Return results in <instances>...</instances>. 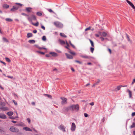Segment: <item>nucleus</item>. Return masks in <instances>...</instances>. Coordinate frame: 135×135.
<instances>
[{
  "mask_svg": "<svg viewBox=\"0 0 135 135\" xmlns=\"http://www.w3.org/2000/svg\"><path fill=\"white\" fill-rule=\"evenodd\" d=\"M6 21L11 22L12 21V20L9 18H6L5 19Z\"/></svg>",
  "mask_w": 135,
  "mask_h": 135,
  "instance_id": "4be33fe9",
  "label": "nucleus"
},
{
  "mask_svg": "<svg viewBox=\"0 0 135 135\" xmlns=\"http://www.w3.org/2000/svg\"><path fill=\"white\" fill-rule=\"evenodd\" d=\"M79 105L78 104L76 105H73L68 107L66 108V110L67 111L69 110H75L78 111L79 110Z\"/></svg>",
  "mask_w": 135,
  "mask_h": 135,
  "instance_id": "f257e3e1",
  "label": "nucleus"
},
{
  "mask_svg": "<svg viewBox=\"0 0 135 135\" xmlns=\"http://www.w3.org/2000/svg\"><path fill=\"white\" fill-rule=\"evenodd\" d=\"M66 44L67 45V46H66L65 47L67 49H69V48L68 47L69 46V44H68V42L66 41Z\"/></svg>",
  "mask_w": 135,
  "mask_h": 135,
  "instance_id": "473e14b6",
  "label": "nucleus"
},
{
  "mask_svg": "<svg viewBox=\"0 0 135 135\" xmlns=\"http://www.w3.org/2000/svg\"><path fill=\"white\" fill-rule=\"evenodd\" d=\"M60 98L62 100L61 103L62 105H64L66 104L67 99L66 98L61 97Z\"/></svg>",
  "mask_w": 135,
  "mask_h": 135,
  "instance_id": "39448f33",
  "label": "nucleus"
},
{
  "mask_svg": "<svg viewBox=\"0 0 135 135\" xmlns=\"http://www.w3.org/2000/svg\"><path fill=\"white\" fill-rule=\"evenodd\" d=\"M7 77L8 78H9L12 79L13 78V76H7Z\"/></svg>",
  "mask_w": 135,
  "mask_h": 135,
  "instance_id": "a18cd8bd",
  "label": "nucleus"
},
{
  "mask_svg": "<svg viewBox=\"0 0 135 135\" xmlns=\"http://www.w3.org/2000/svg\"><path fill=\"white\" fill-rule=\"evenodd\" d=\"M135 127V123H133L132 125L131 126V128H133Z\"/></svg>",
  "mask_w": 135,
  "mask_h": 135,
  "instance_id": "2f4dec72",
  "label": "nucleus"
},
{
  "mask_svg": "<svg viewBox=\"0 0 135 135\" xmlns=\"http://www.w3.org/2000/svg\"><path fill=\"white\" fill-rule=\"evenodd\" d=\"M46 56L47 57H49L50 56L49 54H47L46 55Z\"/></svg>",
  "mask_w": 135,
  "mask_h": 135,
  "instance_id": "338daca9",
  "label": "nucleus"
},
{
  "mask_svg": "<svg viewBox=\"0 0 135 135\" xmlns=\"http://www.w3.org/2000/svg\"><path fill=\"white\" fill-rule=\"evenodd\" d=\"M102 36H103V37H106V36H107V34L105 32H103L102 33Z\"/></svg>",
  "mask_w": 135,
  "mask_h": 135,
  "instance_id": "b1692460",
  "label": "nucleus"
},
{
  "mask_svg": "<svg viewBox=\"0 0 135 135\" xmlns=\"http://www.w3.org/2000/svg\"><path fill=\"white\" fill-rule=\"evenodd\" d=\"M32 23L33 25L35 26H38V24H39V23H38V22H37L36 23Z\"/></svg>",
  "mask_w": 135,
  "mask_h": 135,
  "instance_id": "cd10ccee",
  "label": "nucleus"
},
{
  "mask_svg": "<svg viewBox=\"0 0 135 135\" xmlns=\"http://www.w3.org/2000/svg\"><path fill=\"white\" fill-rule=\"evenodd\" d=\"M69 52L71 54H72V55H75V52H71L70 51H69Z\"/></svg>",
  "mask_w": 135,
  "mask_h": 135,
  "instance_id": "ea45409f",
  "label": "nucleus"
},
{
  "mask_svg": "<svg viewBox=\"0 0 135 135\" xmlns=\"http://www.w3.org/2000/svg\"><path fill=\"white\" fill-rule=\"evenodd\" d=\"M23 129L24 130H25L26 131H31L32 130L30 128L27 127H23Z\"/></svg>",
  "mask_w": 135,
  "mask_h": 135,
  "instance_id": "2eb2a0df",
  "label": "nucleus"
},
{
  "mask_svg": "<svg viewBox=\"0 0 135 135\" xmlns=\"http://www.w3.org/2000/svg\"><path fill=\"white\" fill-rule=\"evenodd\" d=\"M75 61L76 62H78V63H79L80 64H81V62H80V61H78L76 60Z\"/></svg>",
  "mask_w": 135,
  "mask_h": 135,
  "instance_id": "5fc2aeb1",
  "label": "nucleus"
},
{
  "mask_svg": "<svg viewBox=\"0 0 135 135\" xmlns=\"http://www.w3.org/2000/svg\"><path fill=\"white\" fill-rule=\"evenodd\" d=\"M57 69L56 68H55L53 70V71H57Z\"/></svg>",
  "mask_w": 135,
  "mask_h": 135,
  "instance_id": "0e129e2a",
  "label": "nucleus"
},
{
  "mask_svg": "<svg viewBox=\"0 0 135 135\" xmlns=\"http://www.w3.org/2000/svg\"><path fill=\"white\" fill-rule=\"evenodd\" d=\"M60 35L61 36L64 37H66L67 36L64 33H60Z\"/></svg>",
  "mask_w": 135,
  "mask_h": 135,
  "instance_id": "412c9836",
  "label": "nucleus"
},
{
  "mask_svg": "<svg viewBox=\"0 0 135 135\" xmlns=\"http://www.w3.org/2000/svg\"><path fill=\"white\" fill-rule=\"evenodd\" d=\"M127 91L129 93V98H131L132 97V92L130 90L128 89L127 90Z\"/></svg>",
  "mask_w": 135,
  "mask_h": 135,
  "instance_id": "f3484780",
  "label": "nucleus"
},
{
  "mask_svg": "<svg viewBox=\"0 0 135 135\" xmlns=\"http://www.w3.org/2000/svg\"><path fill=\"white\" fill-rule=\"evenodd\" d=\"M21 14H22V15H23L25 16H28L26 14V13H22Z\"/></svg>",
  "mask_w": 135,
  "mask_h": 135,
  "instance_id": "49530a36",
  "label": "nucleus"
},
{
  "mask_svg": "<svg viewBox=\"0 0 135 135\" xmlns=\"http://www.w3.org/2000/svg\"><path fill=\"white\" fill-rule=\"evenodd\" d=\"M0 109L3 111L8 110V108L6 107H1Z\"/></svg>",
  "mask_w": 135,
  "mask_h": 135,
  "instance_id": "ddd939ff",
  "label": "nucleus"
},
{
  "mask_svg": "<svg viewBox=\"0 0 135 135\" xmlns=\"http://www.w3.org/2000/svg\"><path fill=\"white\" fill-rule=\"evenodd\" d=\"M71 70L73 71H75V70L73 68H71Z\"/></svg>",
  "mask_w": 135,
  "mask_h": 135,
  "instance_id": "680f3d73",
  "label": "nucleus"
},
{
  "mask_svg": "<svg viewBox=\"0 0 135 135\" xmlns=\"http://www.w3.org/2000/svg\"><path fill=\"white\" fill-rule=\"evenodd\" d=\"M94 50V49L93 47H91L90 48V50L91 52L93 53V52Z\"/></svg>",
  "mask_w": 135,
  "mask_h": 135,
  "instance_id": "72a5a7b5",
  "label": "nucleus"
},
{
  "mask_svg": "<svg viewBox=\"0 0 135 135\" xmlns=\"http://www.w3.org/2000/svg\"><path fill=\"white\" fill-rule=\"evenodd\" d=\"M0 88L2 90H3L4 89L3 88L1 85H0Z\"/></svg>",
  "mask_w": 135,
  "mask_h": 135,
  "instance_id": "e2e57ef3",
  "label": "nucleus"
},
{
  "mask_svg": "<svg viewBox=\"0 0 135 135\" xmlns=\"http://www.w3.org/2000/svg\"><path fill=\"white\" fill-rule=\"evenodd\" d=\"M95 35L96 37H98L99 36V35L98 34H95Z\"/></svg>",
  "mask_w": 135,
  "mask_h": 135,
  "instance_id": "bf43d9fd",
  "label": "nucleus"
},
{
  "mask_svg": "<svg viewBox=\"0 0 135 135\" xmlns=\"http://www.w3.org/2000/svg\"><path fill=\"white\" fill-rule=\"evenodd\" d=\"M76 128L75 125L74 123H72L71 127V129L72 131H74L75 130Z\"/></svg>",
  "mask_w": 135,
  "mask_h": 135,
  "instance_id": "1a4fd4ad",
  "label": "nucleus"
},
{
  "mask_svg": "<svg viewBox=\"0 0 135 135\" xmlns=\"http://www.w3.org/2000/svg\"><path fill=\"white\" fill-rule=\"evenodd\" d=\"M38 52L44 55V54H45V53L44 52L40 51H38Z\"/></svg>",
  "mask_w": 135,
  "mask_h": 135,
  "instance_id": "3c124183",
  "label": "nucleus"
},
{
  "mask_svg": "<svg viewBox=\"0 0 135 135\" xmlns=\"http://www.w3.org/2000/svg\"><path fill=\"white\" fill-rule=\"evenodd\" d=\"M49 54L51 55L52 56L54 57H57L58 56L57 53L54 52H50L49 53Z\"/></svg>",
  "mask_w": 135,
  "mask_h": 135,
  "instance_id": "6e6552de",
  "label": "nucleus"
},
{
  "mask_svg": "<svg viewBox=\"0 0 135 135\" xmlns=\"http://www.w3.org/2000/svg\"><path fill=\"white\" fill-rule=\"evenodd\" d=\"M32 104L33 105H35V103L34 102H32Z\"/></svg>",
  "mask_w": 135,
  "mask_h": 135,
  "instance_id": "774afa93",
  "label": "nucleus"
},
{
  "mask_svg": "<svg viewBox=\"0 0 135 135\" xmlns=\"http://www.w3.org/2000/svg\"><path fill=\"white\" fill-rule=\"evenodd\" d=\"M126 2L128 3L134 9H135V7L133 4L131 2L128 1V0H126Z\"/></svg>",
  "mask_w": 135,
  "mask_h": 135,
  "instance_id": "0eeeda50",
  "label": "nucleus"
},
{
  "mask_svg": "<svg viewBox=\"0 0 135 135\" xmlns=\"http://www.w3.org/2000/svg\"><path fill=\"white\" fill-rule=\"evenodd\" d=\"M13 113L12 112H9L7 113V114L9 116H12L13 114Z\"/></svg>",
  "mask_w": 135,
  "mask_h": 135,
  "instance_id": "6ab92c4d",
  "label": "nucleus"
},
{
  "mask_svg": "<svg viewBox=\"0 0 135 135\" xmlns=\"http://www.w3.org/2000/svg\"><path fill=\"white\" fill-rule=\"evenodd\" d=\"M28 42L30 43H34L35 41L34 40H30L28 41Z\"/></svg>",
  "mask_w": 135,
  "mask_h": 135,
  "instance_id": "393cba45",
  "label": "nucleus"
},
{
  "mask_svg": "<svg viewBox=\"0 0 135 135\" xmlns=\"http://www.w3.org/2000/svg\"><path fill=\"white\" fill-rule=\"evenodd\" d=\"M90 85V84L89 83H88L87 84H86V85H85V86H88L89 85Z\"/></svg>",
  "mask_w": 135,
  "mask_h": 135,
  "instance_id": "052dcab7",
  "label": "nucleus"
},
{
  "mask_svg": "<svg viewBox=\"0 0 135 135\" xmlns=\"http://www.w3.org/2000/svg\"><path fill=\"white\" fill-rule=\"evenodd\" d=\"M28 20L30 22H32V20H36V16L34 15H32L31 17H28Z\"/></svg>",
  "mask_w": 135,
  "mask_h": 135,
  "instance_id": "20e7f679",
  "label": "nucleus"
},
{
  "mask_svg": "<svg viewBox=\"0 0 135 135\" xmlns=\"http://www.w3.org/2000/svg\"><path fill=\"white\" fill-rule=\"evenodd\" d=\"M89 40L90 42V43L91 44V46L92 47H94V44L93 42L90 39H89Z\"/></svg>",
  "mask_w": 135,
  "mask_h": 135,
  "instance_id": "5701e85b",
  "label": "nucleus"
},
{
  "mask_svg": "<svg viewBox=\"0 0 135 135\" xmlns=\"http://www.w3.org/2000/svg\"><path fill=\"white\" fill-rule=\"evenodd\" d=\"M37 31L36 30H35L33 31V32L34 33H37Z\"/></svg>",
  "mask_w": 135,
  "mask_h": 135,
  "instance_id": "13d9d810",
  "label": "nucleus"
},
{
  "mask_svg": "<svg viewBox=\"0 0 135 135\" xmlns=\"http://www.w3.org/2000/svg\"><path fill=\"white\" fill-rule=\"evenodd\" d=\"M46 95L49 98H52V96L50 95L46 94Z\"/></svg>",
  "mask_w": 135,
  "mask_h": 135,
  "instance_id": "a19ab883",
  "label": "nucleus"
},
{
  "mask_svg": "<svg viewBox=\"0 0 135 135\" xmlns=\"http://www.w3.org/2000/svg\"><path fill=\"white\" fill-rule=\"evenodd\" d=\"M100 82V80H98L97 82L95 83L93 85V86H95L97 85Z\"/></svg>",
  "mask_w": 135,
  "mask_h": 135,
  "instance_id": "c756f323",
  "label": "nucleus"
},
{
  "mask_svg": "<svg viewBox=\"0 0 135 135\" xmlns=\"http://www.w3.org/2000/svg\"><path fill=\"white\" fill-rule=\"evenodd\" d=\"M32 34L31 33H27V38H29L32 36Z\"/></svg>",
  "mask_w": 135,
  "mask_h": 135,
  "instance_id": "aec40b11",
  "label": "nucleus"
},
{
  "mask_svg": "<svg viewBox=\"0 0 135 135\" xmlns=\"http://www.w3.org/2000/svg\"><path fill=\"white\" fill-rule=\"evenodd\" d=\"M41 28L42 29H43L44 30H45V27L44 26H42L41 27Z\"/></svg>",
  "mask_w": 135,
  "mask_h": 135,
  "instance_id": "864d4df0",
  "label": "nucleus"
},
{
  "mask_svg": "<svg viewBox=\"0 0 135 135\" xmlns=\"http://www.w3.org/2000/svg\"><path fill=\"white\" fill-rule=\"evenodd\" d=\"M2 7L3 8H7L9 7V6L6 4H4L3 5Z\"/></svg>",
  "mask_w": 135,
  "mask_h": 135,
  "instance_id": "dca6fc26",
  "label": "nucleus"
},
{
  "mask_svg": "<svg viewBox=\"0 0 135 135\" xmlns=\"http://www.w3.org/2000/svg\"><path fill=\"white\" fill-rule=\"evenodd\" d=\"M135 115V112L132 113V116L133 117Z\"/></svg>",
  "mask_w": 135,
  "mask_h": 135,
  "instance_id": "603ef678",
  "label": "nucleus"
},
{
  "mask_svg": "<svg viewBox=\"0 0 135 135\" xmlns=\"http://www.w3.org/2000/svg\"><path fill=\"white\" fill-rule=\"evenodd\" d=\"M100 38L101 39V40L102 41H104V38L102 37H100Z\"/></svg>",
  "mask_w": 135,
  "mask_h": 135,
  "instance_id": "c03bdc74",
  "label": "nucleus"
},
{
  "mask_svg": "<svg viewBox=\"0 0 135 135\" xmlns=\"http://www.w3.org/2000/svg\"><path fill=\"white\" fill-rule=\"evenodd\" d=\"M84 115L85 117H88V115L87 114H86V113H85L84 114Z\"/></svg>",
  "mask_w": 135,
  "mask_h": 135,
  "instance_id": "37998d69",
  "label": "nucleus"
},
{
  "mask_svg": "<svg viewBox=\"0 0 135 135\" xmlns=\"http://www.w3.org/2000/svg\"><path fill=\"white\" fill-rule=\"evenodd\" d=\"M19 8V6H13V8L11 9V11L13 12L17 10Z\"/></svg>",
  "mask_w": 135,
  "mask_h": 135,
  "instance_id": "423d86ee",
  "label": "nucleus"
},
{
  "mask_svg": "<svg viewBox=\"0 0 135 135\" xmlns=\"http://www.w3.org/2000/svg\"><path fill=\"white\" fill-rule=\"evenodd\" d=\"M122 87V86L120 85L118 86L117 87V89L118 90H119Z\"/></svg>",
  "mask_w": 135,
  "mask_h": 135,
  "instance_id": "c85d7f7f",
  "label": "nucleus"
},
{
  "mask_svg": "<svg viewBox=\"0 0 135 135\" xmlns=\"http://www.w3.org/2000/svg\"><path fill=\"white\" fill-rule=\"evenodd\" d=\"M13 102L16 105H17V102L14 100H12Z\"/></svg>",
  "mask_w": 135,
  "mask_h": 135,
  "instance_id": "79ce46f5",
  "label": "nucleus"
},
{
  "mask_svg": "<svg viewBox=\"0 0 135 135\" xmlns=\"http://www.w3.org/2000/svg\"><path fill=\"white\" fill-rule=\"evenodd\" d=\"M126 35L128 39V41L130 42H131V41L130 40V38H129V37L128 35L127 34H126Z\"/></svg>",
  "mask_w": 135,
  "mask_h": 135,
  "instance_id": "f704fd0d",
  "label": "nucleus"
},
{
  "mask_svg": "<svg viewBox=\"0 0 135 135\" xmlns=\"http://www.w3.org/2000/svg\"><path fill=\"white\" fill-rule=\"evenodd\" d=\"M27 120L28 122L29 123H30V119L29 118H27Z\"/></svg>",
  "mask_w": 135,
  "mask_h": 135,
  "instance_id": "de8ad7c7",
  "label": "nucleus"
},
{
  "mask_svg": "<svg viewBox=\"0 0 135 135\" xmlns=\"http://www.w3.org/2000/svg\"><path fill=\"white\" fill-rule=\"evenodd\" d=\"M15 4H17V5L18 6H20V7H22V4L20 3H15Z\"/></svg>",
  "mask_w": 135,
  "mask_h": 135,
  "instance_id": "e433bc0d",
  "label": "nucleus"
},
{
  "mask_svg": "<svg viewBox=\"0 0 135 135\" xmlns=\"http://www.w3.org/2000/svg\"><path fill=\"white\" fill-rule=\"evenodd\" d=\"M90 28H91V27H89L86 28L85 30V31H86L88 30H90Z\"/></svg>",
  "mask_w": 135,
  "mask_h": 135,
  "instance_id": "58836bf2",
  "label": "nucleus"
},
{
  "mask_svg": "<svg viewBox=\"0 0 135 135\" xmlns=\"http://www.w3.org/2000/svg\"><path fill=\"white\" fill-rule=\"evenodd\" d=\"M3 40L4 41H5V42H8V41L7 40V39L6 38H5V37H3Z\"/></svg>",
  "mask_w": 135,
  "mask_h": 135,
  "instance_id": "4c0bfd02",
  "label": "nucleus"
},
{
  "mask_svg": "<svg viewBox=\"0 0 135 135\" xmlns=\"http://www.w3.org/2000/svg\"><path fill=\"white\" fill-rule=\"evenodd\" d=\"M6 118V116L4 114H0V118L5 119Z\"/></svg>",
  "mask_w": 135,
  "mask_h": 135,
  "instance_id": "4468645a",
  "label": "nucleus"
},
{
  "mask_svg": "<svg viewBox=\"0 0 135 135\" xmlns=\"http://www.w3.org/2000/svg\"><path fill=\"white\" fill-rule=\"evenodd\" d=\"M108 50H109V51L110 54H111V49H108Z\"/></svg>",
  "mask_w": 135,
  "mask_h": 135,
  "instance_id": "69168bd1",
  "label": "nucleus"
},
{
  "mask_svg": "<svg viewBox=\"0 0 135 135\" xmlns=\"http://www.w3.org/2000/svg\"><path fill=\"white\" fill-rule=\"evenodd\" d=\"M81 56L83 58L89 59L90 58V56L87 55H81Z\"/></svg>",
  "mask_w": 135,
  "mask_h": 135,
  "instance_id": "a211bd4d",
  "label": "nucleus"
},
{
  "mask_svg": "<svg viewBox=\"0 0 135 135\" xmlns=\"http://www.w3.org/2000/svg\"><path fill=\"white\" fill-rule=\"evenodd\" d=\"M32 8L31 7H27L26 9V11L28 13L30 12H31Z\"/></svg>",
  "mask_w": 135,
  "mask_h": 135,
  "instance_id": "9b49d317",
  "label": "nucleus"
},
{
  "mask_svg": "<svg viewBox=\"0 0 135 135\" xmlns=\"http://www.w3.org/2000/svg\"><path fill=\"white\" fill-rule=\"evenodd\" d=\"M60 43L61 44H65V42L64 41L62 40H60Z\"/></svg>",
  "mask_w": 135,
  "mask_h": 135,
  "instance_id": "bb28decb",
  "label": "nucleus"
},
{
  "mask_svg": "<svg viewBox=\"0 0 135 135\" xmlns=\"http://www.w3.org/2000/svg\"><path fill=\"white\" fill-rule=\"evenodd\" d=\"M89 104L92 106L93 105H94V103L93 102H92L90 103Z\"/></svg>",
  "mask_w": 135,
  "mask_h": 135,
  "instance_id": "6e6d98bb",
  "label": "nucleus"
},
{
  "mask_svg": "<svg viewBox=\"0 0 135 135\" xmlns=\"http://www.w3.org/2000/svg\"><path fill=\"white\" fill-rule=\"evenodd\" d=\"M10 131L13 132H17L19 131V129L16 127L14 126L11 127L9 129Z\"/></svg>",
  "mask_w": 135,
  "mask_h": 135,
  "instance_id": "7ed1b4c3",
  "label": "nucleus"
},
{
  "mask_svg": "<svg viewBox=\"0 0 135 135\" xmlns=\"http://www.w3.org/2000/svg\"><path fill=\"white\" fill-rule=\"evenodd\" d=\"M65 55H66L67 57L69 59H72L73 58V56L70 55H69L67 53H65Z\"/></svg>",
  "mask_w": 135,
  "mask_h": 135,
  "instance_id": "f8f14e48",
  "label": "nucleus"
},
{
  "mask_svg": "<svg viewBox=\"0 0 135 135\" xmlns=\"http://www.w3.org/2000/svg\"><path fill=\"white\" fill-rule=\"evenodd\" d=\"M134 83H135V79H134L132 83V85Z\"/></svg>",
  "mask_w": 135,
  "mask_h": 135,
  "instance_id": "8fccbe9b",
  "label": "nucleus"
},
{
  "mask_svg": "<svg viewBox=\"0 0 135 135\" xmlns=\"http://www.w3.org/2000/svg\"><path fill=\"white\" fill-rule=\"evenodd\" d=\"M48 11L50 12H53L52 10L51 9H48Z\"/></svg>",
  "mask_w": 135,
  "mask_h": 135,
  "instance_id": "09e8293b",
  "label": "nucleus"
},
{
  "mask_svg": "<svg viewBox=\"0 0 135 135\" xmlns=\"http://www.w3.org/2000/svg\"><path fill=\"white\" fill-rule=\"evenodd\" d=\"M0 62L1 63H3V64H4V65H6V63L4 62H3V61H0Z\"/></svg>",
  "mask_w": 135,
  "mask_h": 135,
  "instance_id": "4d7b16f0",
  "label": "nucleus"
},
{
  "mask_svg": "<svg viewBox=\"0 0 135 135\" xmlns=\"http://www.w3.org/2000/svg\"><path fill=\"white\" fill-rule=\"evenodd\" d=\"M54 24L56 27L60 28H62L63 26V25L59 21L55 22Z\"/></svg>",
  "mask_w": 135,
  "mask_h": 135,
  "instance_id": "f03ea898",
  "label": "nucleus"
},
{
  "mask_svg": "<svg viewBox=\"0 0 135 135\" xmlns=\"http://www.w3.org/2000/svg\"><path fill=\"white\" fill-rule=\"evenodd\" d=\"M36 14L38 16H41L42 15V13L40 12H37L36 13Z\"/></svg>",
  "mask_w": 135,
  "mask_h": 135,
  "instance_id": "a878e982",
  "label": "nucleus"
},
{
  "mask_svg": "<svg viewBox=\"0 0 135 135\" xmlns=\"http://www.w3.org/2000/svg\"><path fill=\"white\" fill-rule=\"evenodd\" d=\"M59 128L60 129L62 130L64 132L65 131V127L62 125H60L59 127Z\"/></svg>",
  "mask_w": 135,
  "mask_h": 135,
  "instance_id": "9d476101",
  "label": "nucleus"
},
{
  "mask_svg": "<svg viewBox=\"0 0 135 135\" xmlns=\"http://www.w3.org/2000/svg\"><path fill=\"white\" fill-rule=\"evenodd\" d=\"M42 40H43L45 41L46 40V37L45 36H43L42 37Z\"/></svg>",
  "mask_w": 135,
  "mask_h": 135,
  "instance_id": "c9c22d12",
  "label": "nucleus"
},
{
  "mask_svg": "<svg viewBox=\"0 0 135 135\" xmlns=\"http://www.w3.org/2000/svg\"><path fill=\"white\" fill-rule=\"evenodd\" d=\"M6 60L8 62H11V60L9 59L7 57H6L5 58Z\"/></svg>",
  "mask_w": 135,
  "mask_h": 135,
  "instance_id": "7c9ffc66",
  "label": "nucleus"
}]
</instances>
